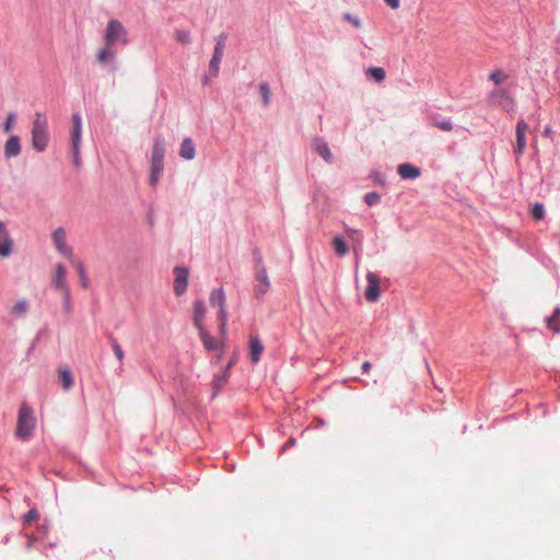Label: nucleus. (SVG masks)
I'll use <instances>...</instances> for the list:
<instances>
[{
	"mask_svg": "<svg viewBox=\"0 0 560 560\" xmlns=\"http://www.w3.org/2000/svg\"><path fill=\"white\" fill-rule=\"evenodd\" d=\"M32 145L37 152L46 150L49 141L47 119L42 117L40 113H36V118L32 126Z\"/></svg>",
	"mask_w": 560,
	"mask_h": 560,
	"instance_id": "nucleus-1",
	"label": "nucleus"
},
{
	"mask_svg": "<svg viewBox=\"0 0 560 560\" xmlns=\"http://www.w3.org/2000/svg\"><path fill=\"white\" fill-rule=\"evenodd\" d=\"M35 428L33 410L26 404H22L19 410L15 435L21 440H27Z\"/></svg>",
	"mask_w": 560,
	"mask_h": 560,
	"instance_id": "nucleus-2",
	"label": "nucleus"
},
{
	"mask_svg": "<svg viewBox=\"0 0 560 560\" xmlns=\"http://www.w3.org/2000/svg\"><path fill=\"white\" fill-rule=\"evenodd\" d=\"M105 44L108 46H115L116 43L126 45L128 43L127 31L125 26L118 20H110L107 23L105 35Z\"/></svg>",
	"mask_w": 560,
	"mask_h": 560,
	"instance_id": "nucleus-3",
	"label": "nucleus"
},
{
	"mask_svg": "<svg viewBox=\"0 0 560 560\" xmlns=\"http://www.w3.org/2000/svg\"><path fill=\"white\" fill-rule=\"evenodd\" d=\"M82 138V119L79 113L72 115L71 148L72 162L78 167L81 165L80 143Z\"/></svg>",
	"mask_w": 560,
	"mask_h": 560,
	"instance_id": "nucleus-4",
	"label": "nucleus"
},
{
	"mask_svg": "<svg viewBox=\"0 0 560 560\" xmlns=\"http://www.w3.org/2000/svg\"><path fill=\"white\" fill-rule=\"evenodd\" d=\"M489 102L492 105L500 106L502 109L506 112L514 110L515 103L511 95L508 93L505 89H497L493 90L489 95Z\"/></svg>",
	"mask_w": 560,
	"mask_h": 560,
	"instance_id": "nucleus-5",
	"label": "nucleus"
},
{
	"mask_svg": "<svg viewBox=\"0 0 560 560\" xmlns=\"http://www.w3.org/2000/svg\"><path fill=\"white\" fill-rule=\"evenodd\" d=\"M173 272L175 275L174 293L176 296H182L188 287L189 270L184 266H176Z\"/></svg>",
	"mask_w": 560,
	"mask_h": 560,
	"instance_id": "nucleus-6",
	"label": "nucleus"
},
{
	"mask_svg": "<svg viewBox=\"0 0 560 560\" xmlns=\"http://www.w3.org/2000/svg\"><path fill=\"white\" fill-rule=\"evenodd\" d=\"M254 278L256 281L254 287L255 296L257 299H261L270 288V281L266 268H260V270L254 271Z\"/></svg>",
	"mask_w": 560,
	"mask_h": 560,
	"instance_id": "nucleus-7",
	"label": "nucleus"
},
{
	"mask_svg": "<svg viewBox=\"0 0 560 560\" xmlns=\"http://www.w3.org/2000/svg\"><path fill=\"white\" fill-rule=\"evenodd\" d=\"M368 287L364 292V296L369 302H376L381 295L380 280L378 277L369 271L366 273Z\"/></svg>",
	"mask_w": 560,
	"mask_h": 560,
	"instance_id": "nucleus-8",
	"label": "nucleus"
},
{
	"mask_svg": "<svg viewBox=\"0 0 560 560\" xmlns=\"http://www.w3.org/2000/svg\"><path fill=\"white\" fill-rule=\"evenodd\" d=\"M97 61L102 66H110V70L114 72L118 69L117 62H116V50L114 49V46H108L105 44L103 48H101L97 52Z\"/></svg>",
	"mask_w": 560,
	"mask_h": 560,
	"instance_id": "nucleus-9",
	"label": "nucleus"
},
{
	"mask_svg": "<svg viewBox=\"0 0 560 560\" xmlns=\"http://www.w3.org/2000/svg\"><path fill=\"white\" fill-rule=\"evenodd\" d=\"M312 150L317 153L326 163H332L334 155L327 144V142L319 137H316L312 140L311 143Z\"/></svg>",
	"mask_w": 560,
	"mask_h": 560,
	"instance_id": "nucleus-10",
	"label": "nucleus"
},
{
	"mask_svg": "<svg viewBox=\"0 0 560 560\" xmlns=\"http://www.w3.org/2000/svg\"><path fill=\"white\" fill-rule=\"evenodd\" d=\"M52 242L57 248V250L67 257H70L72 255V249L70 246L67 245L66 242V231L62 228H58L54 231L51 235Z\"/></svg>",
	"mask_w": 560,
	"mask_h": 560,
	"instance_id": "nucleus-11",
	"label": "nucleus"
},
{
	"mask_svg": "<svg viewBox=\"0 0 560 560\" xmlns=\"http://www.w3.org/2000/svg\"><path fill=\"white\" fill-rule=\"evenodd\" d=\"M22 145L21 139L16 135H12L4 143L3 154L5 159L16 158L21 154Z\"/></svg>",
	"mask_w": 560,
	"mask_h": 560,
	"instance_id": "nucleus-12",
	"label": "nucleus"
},
{
	"mask_svg": "<svg viewBox=\"0 0 560 560\" xmlns=\"http://www.w3.org/2000/svg\"><path fill=\"white\" fill-rule=\"evenodd\" d=\"M397 173L402 179H416L421 175V170L410 163H401L397 167Z\"/></svg>",
	"mask_w": 560,
	"mask_h": 560,
	"instance_id": "nucleus-13",
	"label": "nucleus"
},
{
	"mask_svg": "<svg viewBox=\"0 0 560 560\" xmlns=\"http://www.w3.org/2000/svg\"><path fill=\"white\" fill-rule=\"evenodd\" d=\"M207 308L205 302L202 300H197L194 302V316L192 322L197 329L205 328L202 325L203 318L206 316Z\"/></svg>",
	"mask_w": 560,
	"mask_h": 560,
	"instance_id": "nucleus-14",
	"label": "nucleus"
},
{
	"mask_svg": "<svg viewBox=\"0 0 560 560\" xmlns=\"http://www.w3.org/2000/svg\"><path fill=\"white\" fill-rule=\"evenodd\" d=\"M67 269L62 264H58L55 268V277L52 284L56 289L61 290L62 292L66 290H70L66 282Z\"/></svg>",
	"mask_w": 560,
	"mask_h": 560,
	"instance_id": "nucleus-15",
	"label": "nucleus"
},
{
	"mask_svg": "<svg viewBox=\"0 0 560 560\" xmlns=\"http://www.w3.org/2000/svg\"><path fill=\"white\" fill-rule=\"evenodd\" d=\"M264 351V346L258 336L252 335L249 337V357L253 363H257L260 360V355Z\"/></svg>",
	"mask_w": 560,
	"mask_h": 560,
	"instance_id": "nucleus-16",
	"label": "nucleus"
},
{
	"mask_svg": "<svg viewBox=\"0 0 560 560\" xmlns=\"http://www.w3.org/2000/svg\"><path fill=\"white\" fill-rule=\"evenodd\" d=\"M165 141L161 136L154 138L151 161H164Z\"/></svg>",
	"mask_w": 560,
	"mask_h": 560,
	"instance_id": "nucleus-17",
	"label": "nucleus"
},
{
	"mask_svg": "<svg viewBox=\"0 0 560 560\" xmlns=\"http://www.w3.org/2000/svg\"><path fill=\"white\" fill-rule=\"evenodd\" d=\"M195 154L196 150L192 140L190 138H185L180 144L179 155L183 159L190 161L195 158Z\"/></svg>",
	"mask_w": 560,
	"mask_h": 560,
	"instance_id": "nucleus-18",
	"label": "nucleus"
},
{
	"mask_svg": "<svg viewBox=\"0 0 560 560\" xmlns=\"http://www.w3.org/2000/svg\"><path fill=\"white\" fill-rule=\"evenodd\" d=\"M430 124L442 131H451L453 124L450 118L441 119L439 114H431L429 116Z\"/></svg>",
	"mask_w": 560,
	"mask_h": 560,
	"instance_id": "nucleus-19",
	"label": "nucleus"
},
{
	"mask_svg": "<svg viewBox=\"0 0 560 560\" xmlns=\"http://www.w3.org/2000/svg\"><path fill=\"white\" fill-rule=\"evenodd\" d=\"M225 292L223 288L212 290L209 296V302L212 307L220 308L225 306Z\"/></svg>",
	"mask_w": 560,
	"mask_h": 560,
	"instance_id": "nucleus-20",
	"label": "nucleus"
},
{
	"mask_svg": "<svg viewBox=\"0 0 560 560\" xmlns=\"http://www.w3.org/2000/svg\"><path fill=\"white\" fill-rule=\"evenodd\" d=\"M198 332L206 350L213 351L219 349V342L205 328L198 329Z\"/></svg>",
	"mask_w": 560,
	"mask_h": 560,
	"instance_id": "nucleus-21",
	"label": "nucleus"
},
{
	"mask_svg": "<svg viewBox=\"0 0 560 560\" xmlns=\"http://www.w3.org/2000/svg\"><path fill=\"white\" fill-rule=\"evenodd\" d=\"M230 377V374L228 371H223L219 374H215L212 381V396L211 398H214L219 390L226 384L228 380Z\"/></svg>",
	"mask_w": 560,
	"mask_h": 560,
	"instance_id": "nucleus-22",
	"label": "nucleus"
},
{
	"mask_svg": "<svg viewBox=\"0 0 560 560\" xmlns=\"http://www.w3.org/2000/svg\"><path fill=\"white\" fill-rule=\"evenodd\" d=\"M59 381L65 390H69L73 386V376L68 368L59 370Z\"/></svg>",
	"mask_w": 560,
	"mask_h": 560,
	"instance_id": "nucleus-23",
	"label": "nucleus"
},
{
	"mask_svg": "<svg viewBox=\"0 0 560 560\" xmlns=\"http://www.w3.org/2000/svg\"><path fill=\"white\" fill-rule=\"evenodd\" d=\"M549 329L559 334L560 332V306H557L551 316L546 318Z\"/></svg>",
	"mask_w": 560,
	"mask_h": 560,
	"instance_id": "nucleus-24",
	"label": "nucleus"
},
{
	"mask_svg": "<svg viewBox=\"0 0 560 560\" xmlns=\"http://www.w3.org/2000/svg\"><path fill=\"white\" fill-rule=\"evenodd\" d=\"M332 246H334L336 254L339 257H343L349 250L348 245L346 244L345 240L339 235L334 237Z\"/></svg>",
	"mask_w": 560,
	"mask_h": 560,
	"instance_id": "nucleus-25",
	"label": "nucleus"
},
{
	"mask_svg": "<svg viewBox=\"0 0 560 560\" xmlns=\"http://www.w3.org/2000/svg\"><path fill=\"white\" fill-rule=\"evenodd\" d=\"M107 337H108V339L110 341L113 351H114L117 360L120 362V370H122V361H124V358H125L122 348L119 345V342L117 341V339L112 334H108Z\"/></svg>",
	"mask_w": 560,
	"mask_h": 560,
	"instance_id": "nucleus-26",
	"label": "nucleus"
},
{
	"mask_svg": "<svg viewBox=\"0 0 560 560\" xmlns=\"http://www.w3.org/2000/svg\"><path fill=\"white\" fill-rule=\"evenodd\" d=\"M365 74L375 82H382L385 79V71L380 67H370L365 70Z\"/></svg>",
	"mask_w": 560,
	"mask_h": 560,
	"instance_id": "nucleus-27",
	"label": "nucleus"
},
{
	"mask_svg": "<svg viewBox=\"0 0 560 560\" xmlns=\"http://www.w3.org/2000/svg\"><path fill=\"white\" fill-rule=\"evenodd\" d=\"M259 93L262 98L264 106L267 107L270 103L271 92L267 82L259 83Z\"/></svg>",
	"mask_w": 560,
	"mask_h": 560,
	"instance_id": "nucleus-28",
	"label": "nucleus"
},
{
	"mask_svg": "<svg viewBox=\"0 0 560 560\" xmlns=\"http://www.w3.org/2000/svg\"><path fill=\"white\" fill-rule=\"evenodd\" d=\"M175 39L182 45H189L191 43L190 33L185 30H176Z\"/></svg>",
	"mask_w": 560,
	"mask_h": 560,
	"instance_id": "nucleus-29",
	"label": "nucleus"
},
{
	"mask_svg": "<svg viewBox=\"0 0 560 560\" xmlns=\"http://www.w3.org/2000/svg\"><path fill=\"white\" fill-rule=\"evenodd\" d=\"M12 240L10 237L3 238V242L0 243V256L8 257L12 253Z\"/></svg>",
	"mask_w": 560,
	"mask_h": 560,
	"instance_id": "nucleus-30",
	"label": "nucleus"
},
{
	"mask_svg": "<svg viewBox=\"0 0 560 560\" xmlns=\"http://www.w3.org/2000/svg\"><path fill=\"white\" fill-rule=\"evenodd\" d=\"M252 254L254 260V271L260 270V268H266L260 250L258 248H254Z\"/></svg>",
	"mask_w": 560,
	"mask_h": 560,
	"instance_id": "nucleus-31",
	"label": "nucleus"
},
{
	"mask_svg": "<svg viewBox=\"0 0 560 560\" xmlns=\"http://www.w3.org/2000/svg\"><path fill=\"white\" fill-rule=\"evenodd\" d=\"M28 310V303L26 300H21L15 303L12 307V313L16 315H24Z\"/></svg>",
	"mask_w": 560,
	"mask_h": 560,
	"instance_id": "nucleus-32",
	"label": "nucleus"
},
{
	"mask_svg": "<svg viewBox=\"0 0 560 560\" xmlns=\"http://www.w3.org/2000/svg\"><path fill=\"white\" fill-rule=\"evenodd\" d=\"M380 201H381V195L376 191L368 192L364 196V202L370 207L376 206Z\"/></svg>",
	"mask_w": 560,
	"mask_h": 560,
	"instance_id": "nucleus-33",
	"label": "nucleus"
},
{
	"mask_svg": "<svg viewBox=\"0 0 560 560\" xmlns=\"http://www.w3.org/2000/svg\"><path fill=\"white\" fill-rule=\"evenodd\" d=\"M62 294H63V303H62L63 312L67 314V316H70V314L72 312L70 290L63 291Z\"/></svg>",
	"mask_w": 560,
	"mask_h": 560,
	"instance_id": "nucleus-34",
	"label": "nucleus"
},
{
	"mask_svg": "<svg viewBox=\"0 0 560 560\" xmlns=\"http://www.w3.org/2000/svg\"><path fill=\"white\" fill-rule=\"evenodd\" d=\"M222 58L220 57H213L211 58L209 62V70L212 77H217L220 70V63Z\"/></svg>",
	"mask_w": 560,
	"mask_h": 560,
	"instance_id": "nucleus-35",
	"label": "nucleus"
},
{
	"mask_svg": "<svg viewBox=\"0 0 560 560\" xmlns=\"http://www.w3.org/2000/svg\"><path fill=\"white\" fill-rule=\"evenodd\" d=\"M532 215L535 220H542L545 217V208L542 203H535L532 209Z\"/></svg>",
	"mask_w": 560,
	"mask_h": 560,
	"instance_id": "nucleus-36",
	"label": "nucleus"
},
{
	"mask_svg": "<svg viewBox=\"0 0 560 560\" xmlns=\"http://www.w3.org/2000/svg\"><path fill=\"white\" fill-rule=\"evenodd\" d=\"M508 78V75L501 70V69H497L494 70L490 75H489V79L491 81H493L497 85L502 83L505 79Z\"/></svg>",
	"mask_w": 560,
	"mask_h": 560,
	"instance_id": "nucleus-37",
	"label": "nucleus"
},
{
	"mask_svg": "<svg viewBox=\"0 0 560 560\" xmlns=\"http://www.w3.org/2000/svg\"><path fill=\"white\" fill-rule=\"evenodd\" d=\"M77 270H78V273H79V277H80L81 285L83 288H88L89 279H88V276H86V272H85V269H84L82 262L79 261L77 264Z\"/></svg>",
	"mask_w": 560,
	"mask_h": 560,
	"instance_id": "nucleus-38",
	"label": "nucleus"
},
{
	"mask_svg": "<svg viewBox=\"0 0 560 560\" xmlns=\"http://www.w3.org/2000/svg\"><path fill=\"white\" fill-rule=\"evenodd\" d=\"M16 120V114L15 113H9L8 116H7V119L3 124V131L5 133H9L14 125Z\"/></svg>",
	"mask_w": 560,
	"mask_h": 560,
	"instance_id": "nucleus-39",
	"label": "nucleus"
},
{
	"mask_svg": "<svg viewBox=\"0 0 560 560\" xmlns=\"http://www.w3.org/2000/svg\"><path fill=\"white\" fill-rule=\"evenodd\" d=\"M371 178L373 179V182L380 186H385L386 185V179H385V176L383 174H381L378 171H373L371 173Z\"/></svg>",
	"mask_w": 560,
	"mask_h": 560,
	"instance_id": "nucleus-40",
	"label": "nucleus"
},
{
	"mask_svg": "<svg viewBox=\"0 0 560 560\" xmlns=\"http://www.w3.org/2000/svg\"><path fill=\"white\" fill-rule=\"evenodd\" d=\"M343 19L348 22H350L355 28H360L362 26V23L360 21V19H358L357 16L352 15L351 13H346L343 15Z\"/></svg>",
	"mask_w": 560,
	"mask_h": 560,
	"instance_id": "nucleus-41",
	"label": "nucleus"
},
{
	"mask_svg": "<svg viewBox=\"0 0 560 560\" xmlns=\"http://www.w3.org/2000/svg\"><path fill=\"white\" fill-rule=\"evenodd\" d=\"M164 170V161H151L150 172L162 173Z\"/></svg>",
	"mask_w": 560,
	"mask_h": 560,
	"instance_id": "nucleus-42",
	"label": "nucleus"
},
{
	"mask_svg": "<svg viewBox=\"0 0 560 560\" xmlns=\"http://www.w3.org/2000/svg\"><path fill=\"white\" fill-rule=\"evenodd\" d=\"M38 517H39V514H38L37 510L32 509L24 515V522L31 523L32 521L37 520Z\"/></svg>",
	"mask_w": 560,
	"mask_h": 560,
	"instance_id": "nucleus-43",
	"label": "nucleus"
},
{
	"mask_svg": "<svg viewBox=\"0 0 560 560\" xmlns=\"http://www.w3.org/2000/svg\"><path fill=\"white\" fill-rule=\"evenodd\" d=\"M528 125L524 120H520L516 125V136H525Z\"/></svg>",
	"mask_w": 560,
	"mask_h": 560,
	"instance_id": "nucleus-44",
	"label": "nucleus"
},
{
	"mask_svg": "<svg viewBox=\"0 0 560 560\" xmlns=\"http://www.w3.org/2000/svg\"><path fill=\"white\" fill-rule=\"evenodd\" d=\"M218 322L219 323H228V311L225 306L218 308Z\"/></svg>",
	"mask_w": 560,
	"mask_h": 560,
	"instance_id": "nucleus-45",
	"label": "nucleus"
},
{
	"mask_svg": "<svg viewBox=\"0 0 560 560\" xmlns=\"http://www.w3.org/2000/svg\"><path fill=\"white\" fill-rule=\"evenodd\" d=\"M224 46L221 45V43H215L214 49H213V57H223Z\"/></svg>",
	"mask_w": 560,
	"mask_h": 560,
	"instance_id": "nucleus-46",
	"label": "nucleus"
},
{
	"mask_svg": "<svg viewBox=\"0 0 560 560\" xmlns=\"http://www.w3.org/2000/svg\"><path fill=\"white\" fill-rule=\"evenodd\" d=\"M161 174L162 173L150 172L149 183L151 186H155L159 183Z\"/></svg>",
	"mask_w": 560,
	"mask_h": 560,
	"instance_id": "nucleus-47",
	"label": "nucleus"
},
{
	"mask_svg": "<svg viewBox=\"0 0 560 560\" xmlns=\"http://www.w3.org/2000/svg\"><path fill=\"white\" fill-rule=\"evenodd\" d=\"M0 235L2 236V238L10 237L7 226L2 221H0Z\"/></svg>",
	"mask_w": 560,
	"mask_h": 560,
	"instance_id": "nucleus-48",
	"label": "nucleus"
},
{
	"mask_svg": "<svg viewBox=\"0 0 560 560\" xmlns=\"http://www.w3.org/2000/svg\"><path fill=\"white\" fill-rule=\"evenodd\" d=\"M296 443V440L294 438H290L288 442L282 446L281 451L285 452L289 447L294 446Z\"/></svg>",
	"mask_w": 560,
	"mask_h": 560,
	"instance_id": "nucleus-49",
	"label": "nucleus"
},
{
	"mask_svg": "<svg viewBox=\"0 0 560 560\" xmlns=\"http://www.w3.org/2000/svg\"><path fill=\"white\" fill-rule=\"evenodd\" d=\"M226 38L228 35L225 33H221L219 36L215 37V43H221V45L225 47Z\"/></svg>",
	"mask_w": 560,
	"mask_h": 560,
	"instance_id": "nucleus-50",
	"label": "nucleus"
},
{
	"mask_svg": "<svg viewBox=\"0 0 560 560\" xmlns=\"http://www.w3.org/2000/svg\"><path fill=\"white\" fill-rule=\"evenodd\" d=\"M387 5H389L392 9L399 8L400 1L399 0H384Z\"/></svg>",
	"mask_w": 560,
	"mask_h": 560,
	"instance_id": "nucleus-51",
	"label": "nucleus"
},
{
	"mask_svg": "<svg viewBox=\"0 0 560 560\" xmlns=\"http://www.w3.org/2000/svg\"><path fill=\"white\" fill-rule=\"evenodd\" d=\"M516 145L525 149V145H526L525 136H516Z\"/></svg>",
	"mask_w": 560,
	"mask_h": 560,
	"instance_id": "nucleus-52",
	"label": "nucleus"
},
{
	"mask_svg": "<svg viewBox=\"0 0 560 560\" xmlns=\"http://www.w3.org/2000/svg\"><path fill=\"white\" fill-rule=\"evenodd\" d=\"M219 332L222 337L226 335V323H219Z\"/></svg>",
	"mask_w": 560,
	"mask_h": 560,
	"instance_id": "nucleus-53",
	"label": "nucleus"
},
{
	"mask_svg": "<svg viewBox=\"0 0 560 560\" xmlns=\"http://www.w3.org/2000/svg\"><path fill=\"white\" fill-rule=\"evenodd\" d=\"M371 363L369 361H365L362 366H361V370L363 373H369V371L371 370Z\"/></svg>",
	"mask_w": 560,
	"mask_h": 560,
	"instance_id": "nucleus-54",
	"label": "nucleus"
},
{
	"mask_svg": "<svg viewBox=\"0 0 560 560\" xmlns=\"http://www.w3.org/2000/svg\"><path fill=\"white\" fill-rule=\"evenodd\" d=\"M235 363H236V357H233V358L230 360V362L228 363L225 371H228V372H229V370H230V369H231Z\"/></svg>",
	"mask_w": 560,
	"mask_h": 560,
	"instance_id": "nucleus-55",
	"label": "nucleus"
},
{
	"mask_svg": "<svg viewBox=\"0 0 560 560\" xmlns=\"http://www.w3.org/2000/svg\"><path fill=\"white\" fill-rule=\"evenodd\" d=\"M514 151L516 155L521 156L524 152V148L516 145Z\"/></svg>",
	"mask_w": 560,
	"mask_h": 560,
	"instance_id": "nucleus-56",
	"label": "nucleus"
},
{
	"mask_svg": "<svg viewBox=\"0 0 560 560\" xmlns=\"http://www.w3.org/2000/svg\"><path fill=\"white\" fill-rule=\"evenodd\" d=\"M202 81H203V84H208V83H209V77H208V75H205V77H203V79H202Z\"/></svg>",
	"mask_w": 560,
	"mask_h": 560,
	"instance_id": "nucleus-57",
	"label": "nucleus"
},
{
	"mask_svg": "<svg viewBox=\"0 0 560 560\" xmlns=\"http://www.w3.org/2000/svg\"><path fill=\"white\" fill-rule=\"evenodd\" d=\"M550 129L546 128L545 133H549Z\"/></svg>",
	"mask_w": 560,
	"mask_h": 560,
	"instance_id": "nucleus-58",
	"label": "nucleus"
},
{
	"mask_svg": "<svg viewBox=\"0 0 560 560\" xmlns=\"http://www.w3.org/2000/svg\"><path fill=\"white\" fill-rule=\"evenodd\" d=\"M8 541H9V537L7 536V537L4 538V542L7 544Z\"/></svg>",
	"mask_w": 560,
	"mask_h": 560,
	"instance_id": "nucleus-59",
	"label": "nucleus"
}]
</instances>
